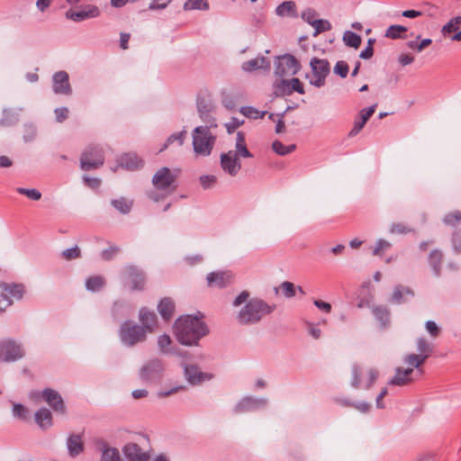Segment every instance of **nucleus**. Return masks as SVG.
<instances>
[{
  "label": "nucleus",
  "mask_w": 461,
  "mask_h": 461,
  "mask_svg": "<svg viewBox=\"0 0 461 461\" xmlns=\"http://www.w3.org/2000/svg\"><path fill=\"white\" fill-rule=\"evenodd\" d=\"M461 26V16H456L452 18L447 23H446L442 28V33L444 35L450 34L452 32H456L459 30Z\"/></svg>",
  "instance_id": "43"
},
{
  "label": "nucleus",
  "mask_w": 461,
  "mask_h": 461,
  "mask_svg": "<svg viewBox=\"0 0 461 461\" xmlns=\"http://www.w3.org/2000/svg\"><path fill=\"white\" fill-rule=\"evenodd\" d=\"M209 8V4L207 0H187L184 4V9L185 11L189 10H207Z\"/></svg>",
  "instance_id": "41"
},
{
  "label": "nucleus",
  "mask_w": 461,
  "mask_h": 461,
  "mask_svg": "<svg viewBox=\"0 0 461 461\" xmlns=\"http://www.w3.org/2000/svg\"><path fill=\"white\" fill-rule=\"evenodd\" d=\"M241 68L246 72H252L258 69L269 70L270 61L265 57H258L244 62Z\"/></svg>",
  "instance_id": "27"
},
{
  "label": "nucleus",
  "mask_w": 461,
  "mask_h": 461,
  "mask_svg": "<svg viewBox=\"0 0 461 461\" xmlns=\"http://www.w3.org/2000/svg\"><path fill=\"white\" fill-rule=\"evenodd\" d=\"M67 447L71 456L75 457L84 451V443L80 435L72 434L67 440Z\"/></svg>",
  "instance_id": "30"
},
{
  "label": "nucleus",
  "mask_w": 461,
  "mask_h": 461,
  "mask_svg": "<svg viewBox=\"0 0 461 461\" xmlns=\"http://www.w3.org/2000/svg\"><path fill=\"white\" fill-rule=\"evenodd\" d=\"M275 309L261 299L254 298L249 301L237 315V321L242 325L258 322L263 317L270 314Z\"/></svg>",
  "instance_id": "2"
},
{
  "label": "nucleus",
  "mask_w": 461,
  "mask_h": 461,
  "mask_svg": "<svg viewBox=\"0 0 461 461\" xmlns=\"http://www.w3.org/2000/svg\"><path fill=\"white\" fill-rule=\"evenodd\" d=\"M375 42V40L369 39L367 41V46L363 50L359 55V57L363 59H368L372 58L374 54V49L373 44Z\"/></svg>",
  "instance_id": "59"
},
{
  "label": "nucleus",
  "mask_w": 461,
  "mask_h": 461,
  "mask_svg": "<svg viewBox=\"0 0 461 461\" xmlns=\"http://www.w3.org/2000/svg\"><path fill=\"white\" fill-rule=\"evenodd\" d=\"M343 41L347 46L358 49L361 45L362 39L358 34L351 31H347L343 35Z\"/></svg>",
  "instance_id": "38"
},
{
  "label": "nucleus",
  "mask_w": 461,
  "mask_h": 461,
  "mask_svg": "<svg viewBox=\"0 0 461 461\" xmlns=\"http://www.w3.org/2000/svg\"><path fill=\"white\" fill-rule=\"evenodd\" d=\"M235 149L236 150L234 153H236L237 156H240L242 158H252V154L247 148L245 134L242 131L237 132Z\"/></svg>",
  "instance_id": "34"
},
{
  "label": "nucleus",
  "mask_w": 461,
  "mask_h": 461,
  "mask_svg": "<svg viewBox=\"0 0 461 461\" xmlns=\"http://www.w3.org/2000/svg\"><path fill=\"white\" fill-rule=\"evenodd\" d=\"M158 311L165 321H169L175 312L174 301L169 297L161 299L158 305Z\"/></svg>",
  "instance_id": "29"
},
{
  "label": "nucleus",
  "mask_w": 461,
  "mask_h": 461,
  "mask_svg": "<svg viewBox=\"0 0 461 461\" xmlns=\"http://www.w3.org/2000/svg\"><path fill=\"white\" fill-rule=\"evenodd\" d=\"M267 400L265 398H243L235 407L236 412H244L257 410L267 405Z\"/></svg>",
  "instance_id": "20"
},
{
  "label": "nucleus",
  "mask_w": 461,
  "mask_h": 461,
  "mask_svg": "<svg viewBox=\"0 0 461 461\" xmlns=\"http://www.w3.org/2000/svg\"><path fill=\"white\" fill-rule=\"evenodd\" d=\"M272 149L276 154H278L280 156H285V155L290 154L294 150H295L296 145L291 144V145L285 146L281 141L275 140L272 143Z\"/></svg>",
  "instance_id": "40"
},
{
  "label": "nucleus",
  "mask_w": 461,
  "mask_h": 461,
  "mask_svg": "<svg viewBox=\"0 0 461 461\" xmlns=\"http://www.w3.org/2000/svg\"><path fill=\"white\" fill-rule=\"evenodd\" d=\"M417 350L419 354H409L403 358V362L407 366H411L418 369L420 375L422 374V370L419 369L430 356L433 351L432 345L425 339L419 338L416 341Z\"/></svg>",
  "instance_id": "6"
},
{
  "label": "nucleus",
  "mask_w": 461,
  "mask_h": 461,
  "mask_svg": "<svg viewBox=\"0 0 461 461\" xmlns=\"http://www.w3.org/2000/svg\"><path fill=\"white\" fill-rule=\"evenodd\" d=\"M414 368L411 366H408L407 368L398 367L395 370V375L390 380L389 384L392 385L403 386L409 384L413 381L411 377Z\"/></svg>",
  "instance_id": "19"
},
{
  "label": "nucleus",
  "mask_w": 461,
  "mask_h": 461,
  "mask_svg": "<svg viewBox=\"0 0 461 461\" xmlns=\"http://www.w3.org/2000/svg\"><path fill=\"white\" fill-rule=\"evenodd\" d=\"M185 135H186L185 131H182L180 132H176V133L170 135L159 151L161 152V151L165 150L170 144H172L173 142H175L176 140L178 141L179 145H182L184 143Z\"/></svg>",
  "instance_id": "45"
},
{
  "label": "nucleus",
  "mask_w": 461,
  "mask_h": 461,
  "mask_svg": "<svg viewBox=\"0 0 461 461\" xmlns=\"http://www.w3.org/2000/svg\"><path fill=\"white\" fill-rule=\"evenodd\" d=\"M120 249L117 246H111L107 249L102 251V258L104 260H111L119 252Z\"/></svg>",
  "instance_id": "61"
},
{
  "label": "nucleus",
  "mask_w": 461,
  "mask_h": 461,
  "mask_svg": "<svg viewBox=\"0 0 461 461\" xmlns=\"http://www.w3.org/2000/svg\"><path fill=\"white\" fill-rule=\"evenodd\" d=\"M426 330L431 337L437 338L440 334V329L438 327L435 321H428L425 323Z\"/></svg>",
  "instance_id": "60"
},
{
  "label": "nucleus",
  "mask_w": 461,
  "mask_h": 461,
  "mask_svg": "<svg viewBox=\"0 0 461 461\" xmlns=\"http://www.w3.org/2000/svg\"><path fill=\"white\" fill-rule=\"evenodd\" d=\"M56 120L59 122H62L68 116V109L67 107L56 108L55 111Z\"/></svg>",
  "instance_id": "64"
},
{
  "label": "nucleus",
  "mask_w": 461,
  "mask_h": 461,
  "mask_svg": "<svg viewBox=\"0 0 461 461\" xmlns=\"http://www.w3.org/2000/svg\"><path fill=\"white\" fill-rule=\"evenodd\" d=\"M177 173L164 167L158 169L152 177V184L156 189L173 192L176 189L175 182Z\"/></svg>",
  "instance_id": "11"
},
{
  "label": "nucleus",
  "mask_w": 461,
  "mask_h": 461,
  "mask_svg": "<svg viewBox=\"0 0 461 461\" xmlns=\"http://www.w3.org/2000/svg\"><path fill=\"white\" fill-rule=\"evenodd\" d=\"M289 81V84H290V90H291V95L294 93V92H297L298 94H304V88L301 83V81L296 78V77H294Z\"/></svg>",
  "instance_id": "58"
},
{
  "label": "nucleus",
  "mask_w": 461,
  "mask_h": 461,
  "mask_svg": "<svg viewBox=\"0 0 461 461\" xmlns=\"http://www.w3.org/2000/svg\"><path fill=\"white\" fill-rule=\"evenodd\" d=\"M126 275L131 283V290L141 291L145 286V276L143 273L134 266H129L125 268Z\"/></svg>",
  "instance_id": "21"
},
{
  "label": "nucleus",
  "mask_w": 461,
  "mask_h": 461,
  "mask_svg": "<svg viewBox=\"0 0 461 461\" xmlns=\"http://www.w3.org/2000/svg\"><path fill=\"white\" fill-rule=\"evenodd\" d=\"M197 109L202 119H206L209 116V113L212 110V106L211 104L206 103L202 100L197 103Z\"/></svg>",
  "instance_id": "52"
},
{
  "label": "nucleus",
  "mask_w": 461,
  "mask_h": 461,
  "mask_svg": "<svg viewBox=\"0 0 461 461\" xmlns=\"http://www.w3.org/2000/svg\"><path fill=\"white\" fill-rule=\"evenodd\" d=\"M105 285V279L102 276H93L86 280V288L93 293L100 291Z\"/></svg>",
  "instance_id": "35"
},
{
  "label": "nucleus",
  "mask_w": 461,
  "mask_h": 461,
  "mask_svg": "<svg viewBox=\"0 0 461 461\" xmlns=\"http://www.w3.org/2000/svg\"><path fill=\"white\" fill-rule=\"evenodd\" d=\"M274 94L276 96H285L291 95L290 84L286 79L277 80L274 83Z\"/></svg>",
  "instance_id": "36"
},
{
  "label": "nucleus",
  "mask_w": 461,
  "mask_h": 461,
  "mask_svg": "<svg viewBox=\"0 0 461 461\" xmlns=\"http://www.w3.org/2000/svg\"><path fill=\"white\" fill-rule=\"evenodd\" d=\"M104 151L99 146H88L80 157V167L84 171L99 168L104 165Z\"/></svg>",
  "instance_id": "7"
},
{
  "label": "nucleus",
  "mask_w": 461,
  "mask_h": 461,
  "mask_svg": "<svg viewBox=\"0 0 461 461\" xmlns=\"http://www.w3.org/2000/svg\"><path fill=\"white\" fill-rule=\"evenodd\" d=\"M119 335L123 344L132 347L145 340L146 330L131 321H126L121 325Z\"/></svg>",
  "instance_id": "5"
},
{
  "label": "nucleus",
  "mask_w": 461,
  "mask_h": 461,
  "mask_svg": "<svg viewBox=\"0 0 461 461\" xmlns=\"http://www.w3.org/2000/svg\"><path fill=\"white\" fill-rule=\"evenodd\" d=\"M111 204L114 209L123 214H127L131 212L132 203L129 202L126 198L121 197L119 199L112 200Z\"/></svg>",
  "instance_id": "37"
},
{
  "label": "nucleus",
  "mask_w": 461,
  "mask_h": 461,
  "mask_svg": "<svg viewBox=\"0 0 461 461\" xmlns=\"http://www.w3.org/2000/svg\"><path fill=\"white\" fill-rule=\"evenodd\" d=\"M431 42H432V41L430 39H424L420 43H418L416 41H410L407 42V46L411 50L420 52L425 48L429 46L431 44Z\"/></svg>",
  "instance_id": "50"
},
{
  "label": "nucleus",
  "mask_w": 461,
  "mask_h": 461,
  "mask_svg": "<svg viewBox=\"0 0 461 461\" xmlns=\"http://www.w3.org/2000/svg\"><path fill=\"white\" fill-rule=\"evenodd\" d=\"M19 194L26 195L32 201H38L41 198V193L37 189H28L23 187H18L16 190Z\"/></svg>",
  "instance_id": "49"
},
{
  "label": "nucleus",
  "mask_w": 461,
  "mask_h": 461,
  "mask_svg": "<svg viewBox=\"0 0 461 461\" xmlns=\"http://www.w3.org/2000/svg\"><path fill=\"white\" fill-rule=\"evenodd\" d=\"M53 91L59 95L71 94L68 82V74L66 71H59L53 75Z\"/></svg>",
  "instance_id": "17"
},
{
  "label": "nucleus",
  "mask_w": 461,
  "mask_h": 461,
  "mask_svg": "<svg viewBox=\"0 0 461 461\" xmlns=\"http://www.w3.org/2000/svg\"><path fill=\"white\" fill-rule=\"evenodd\" d=\"M216 182H217V178L215 176H212V175L202 176L200 177V183H201L202 186L205 189L213 186L216 184Z\"/></svg>",
  "instance_id": "57"
},
{
  "label": "nucleus",
  "mask_w": 461,
  "mask_h": 461,
  "mask_svg": "<svg viewBox=\"0 0 461 461\" xmlns=\"http://www.w3.org/2000/svg\"><path fill=\"white\" fill-rule=\"evenodd\" d=\"M13 415L18 419L25 420L28 415V409L21 403H14Z\"/></svg>",
  "instance_id": "53"
},
{
  "label": "nucleus",
  "mask_w": 461,
  "mask_h": 461,
  "mask_svg": "<svg viewBox=\"0 0 461 461\" xmlns=\"http://www.w3.org/2000/svg\"><path fill=\"white\" fill-rule=\"evenodd\" d=\"M22 357L23 351L14 341L10 339L0 341V362H12Z\"/></svg>",
  "instance_id": "13"
},
{
  "label": "nucleus",
  "mask_w": 461,
  "mask_h": 461,
  "mask_svg": "<svg viewBox=\"0 0 461 461\" xmlns=\"http://www.w3.org/2000/svg\"><path fill=\"white\" fill-rule=\"evenodd\" d=\"M100 461H122L119 450L115 447H107L103 450Z\"/></svg>",
  "instance_id": "42"
},
{
  "label": "nucleus",
  "mask_w": 461,
  "mask_h": 461,
  "mask_svg": "<svg viewBox=\"0 0 461 461\" xmlns=\"http://www.w3.org/2000/svg\"><path fill=\"white\" fill-rule=\"evenodd\" d=\"M276 14L280 16L295 15V4L293 1H285L276 8Z\"/></svg>",
  "instance_id": "39"
},
{
  "label": "nucleus",
  "mask_w": 461,
  "mask_h": 461,
  "mask_svg": "<svg viewBox=\"0 0 461 461\" xmlns=\"http://www.w3.org/2000/svg\"><path fill=\"white\" fill-rule=\"evenodd\" d=\"M185 375L187 381L192 384H197L212 378L210 374L203 373L196 366L192 365L185 366Z\"/></svg>",
  "instance_id": "24"
},
{
  "label": "nucleus",
  "mask_w": 461,
  "mask_h": 461,
  "mask_svg": "<svg viewBox=\"0 0 461 461\" xmlns=\"http://www.w3.org/2000/svg\"><path fill=\"white\" fill-rule=\"evenodd\" d=\"M44 401L58 413L64 414L66 406L61 395L55 390L47 388L41 393Z\"/></svg>",
  "instance_id": "15"
},
{
  "label": "nucleus",
  "mask_w": 461,
  "mask_h": 461,
  "mask_svg": "<svg viewBox=\"0 0 461 461\" xmlns=\"http://www.w3.org/2000/svg\"><path fill=\"white\" fill-rule=\"evenodd\" d=\"M143 161L135 154H124L120 158V166L130 170L141 167Z\"/></svg>",
  "instance_id": "32"
},
{
  "label": "nucleus",
  "mask_w": 461,
  "mask_h": 461,
  "mask_svg": "<svg viewBox=\"0 0 461 461\" xmlns=\"http://www.w3.org/2000/svg\"><path fill=\"white\" fill-rule=\"evenodd\" d=\"M391 248V243L385 240H379L373 249V255L382 256L383 253Z\"/></svg>",
  "instance_id": "54"
},
{
  "label": "nucleus",
  "mask_w": 461,
  "mask_h": 461,
  "mask_svg": "<svg viewBox=\"0 0 461 461\" xmlns=\"http://www.w3.org/2000/svg\"><path fill=\"white\" fill-rule=\"evenodd\" d=\"M240 113L248 118L258 119L263 118L266 112H260L252 106H244L240 109Z\"/></svg>",
  "instance_id": "47"
},
{
  "label": "nucleus",
  "mask_w": 461,
  "mask_h": 461,
  "mask_svg": "<svg viewBox=\"0 0 461 461\" xmlns=\"http://www.w3.org/2000/svg\"><path fill=\"white\" fill-rule=\"evenodd\" d=\"M334 73L345 78L348 73V65L343 60H339L334 67Z\"/></svg>",
  "instance_id": "55"
},
{
  "label": "nucleus",
  "mask_w": 461,
  "mask_h": 461,
  "mask_svg": "<svg viewBox=\"0 0 461 461\" xmlns=\"http://www.w3.org/2000/svg\"><path fill=\"white\" fill-rule=\"evenodd\" d=\"M99 14L100 12L98 7L95 5H87L78 12L68 11L66 13V17L74 22H81L88 18L97 17Z\"/></svg>",
  "instance_id": "22"
},
{
  "label": "nucleus",
  "mask_w": 461,
  "mask_h": 461,
  "mask_svg": "<svg viewBox=\"0 0 461 461\" xmlns=\"http://www.w3.org/2000/svg\"><path fill=\"white\" fill-rule=\"evenodd\" d=\"M280 287L286 297L291 298L295 295V288L293 283L285 281L281 284Z\"/></svg>",
  "instance_id": "56"
},
{
  "label": "nucleus",
  "mask_w": 461,
  "mask_h": 461,
  "mask_svg": "<svg viewBox=\"0 0 461 461\" xmlns=\"http://www.w3.org/2000/svg\"><path fill=\"white\" fill-rule=\"evenodd\" d=\"M300 69L298 60L290 54H285L278 59L275 74L279 77L295 75Z\"/></svg>",
  "instance_id": "12"
},
{
  "label": "nucleus",
  "mask_w": 461,
  "mask_h": 461,
  "mask_svg": "<svg viewBox=\"0 0 461 461\" xmlns=\"http://www.w3.org/2000/svg\"><path fill=\"white\" fill-rule=\"evenodd\" d=\"M312 77L309 79L311 85L321 87L325 85L326 77L330 74V67L327 59L312 58L310 61Z\"/></svg>",
  "instance_id": "8"
},
{
  "label": "nucleus",
  "mask_w": 461,
  "mask_h": 461,
  "mask_svg": "<svg viewBox=\"0 0 461 461\" xmlns=\"http://www.w3.org/2000/svg\"><path fill=\"white\" fill-rule=\"evenodd\" d=\"M163 371L162 362L158 359H151L140 367L139 376L144 384L157 383L161 379Z\"/></svg>",
  "instance_id": "10"
},
{
  "label": "nucleus",
  "mask_w": 461,
  "mask_h": 461,
  "mask_svg": "<svg viewBox=\"0 0 461 461\" xmlns=\"http://www.w3.org/2000/svg\"><path fill=\"white\" fill-rule=\"evenodd\" d=\"M414 291L409 286L402 285H395L391 295V302L402 304L408 301V298H413Z\"/></svg>",
  "instance_id": "23"
},
{
  "label": "nucleus",
  "mask_w": 461,
  "mask_h": 461,
  "mask_svg": "<svg viewBox=\"0 0 461 461\" xmlns=\"http://www.w3.org/2000/svg\"><path fill=\"white\" fill-rule=\"evenodd\" d=\"M407 27L402 25H391L385 32V37L390 39L401 38L402 32H406Z\"/></svg>",
  "instance_id": "46"
},
{
  "label": "nucleus",
  "mask_w": 461,
  "mask_h": 461,
  "mask_svg": "<svg viewBox=\"0 0 461 461\" xmlns=\"http://www.w3.org/2000/svg\"><path fill=\"white\" fill-rule=\"evenodd\" d=\"M443 222L448 226H456L457 223L461 222V212L455 211L446 214L443 218Z\"/></svg>",
  "instance_id": "48"
},
{
  "label": "nucleus",
  "mask_w": 461,
  "mask_h": 461,
  "mask_svg": "<svg viewBox=\"0 0 461 461\" xmlns=\"http://www.w3.org/2000/svg\"><path fill=\"white\" fill-rule=\"evenodd\" d=\"M177 340L186 346L196 345L198 340L208 332L207 327L200 318L193 315L179 317L174 324Z\"/></svg>",
  "instance_id": "1"
},
{
  "label": "nucleus",
  "mask_w": 461,
  "mask_h": 461,
  "mask_svg": "<svg viewBox=\"0 0 461 461\" xmlns=\"http://www.w3.org/2000/svg\"><path fill=\"white\" fill-rule=\"evenodd\" d=\"M0 312H5L13 304V299L22 300L26 291L23 284L5 282L0 283Z\"/></svg>",
  "instance_id": "4"
},
{
  "label": "nucleus",
  "mask_w": 461,
  "mask_h": 461,
  "mask_svg": "<svg viewBox=\"0 0 461 461\" xmlns=\"http://www.w3.org/2000/svg\"><path fill=\"white\" fill-rule=\"evenodd\" d=\"M122 453L127 461H149V455L143 451L136 443H127L122 447Z\"/></svg>",
  "instance_id": "16"
},
{
  "label": "nucleus",
  "mask_w": 461,
  "mask_h": 461,
  "mask_svg": "<svg viewBox=\"0 0 461 461\" xmlns=\"http://www.w3.org/2000/svg\"><path fill=\"white\" fill-rule=\"evenodd\" d=\"M378 376V372L375 368H368L366 371L359 366L355 365L352 367V380L351 385L354 388H359L363 386L368 389L375 382Z\"/></svg>",
  "instance_id": "9"
},
{
  "label": "nucleus",
  "mask_w": 461,
  "mask_h": 461,
  "mask_svg": "<svg viewBox=\"0 0 461 461\" xmlns=\"http://www.w3.org/2000/svg\"><path fill=\"white\" fill-rule=\"evenodd\" d=\"M429 265L432 268L435 276L438 277L441 273V266L443 263V254L438 249L432 250L429 255Z\"/></svg>",
  "instance_id": "31"
},
{
  "label": "nucleus",
  "mask_w": 461,
  "mask_h": 461,
  "mask_svg": "<svg viewBox=\"0 0 461 461\" xmlns=\"http://www.w3.org/2000/svg\"><path fill=\"white\" fill-rule=\"evenodd\" d=\"M140 321L142 323V328L146 330L147 332H153L157 326V316L153 312L147 310L146 308H141L140 310Z\"/></svg>",
  "instance_id": "25"
},
{
  "label": "nucleus",
  "mask_w": 461,
  "mask_h": 461,
  "mask_svg": "<svg viewBox=\"0 0 461 461\" xmlns=\"http://www.w3.org/2000/svg\"><path fill=\"white\" fill-rule=\"evenodd\" d=\"M36 423L43 429L51 427L52 425V415L50 410L41 408L35 413Z\"/></svg>",
  "instance_id": "33"
},
{
  "label": "nucleus",
  "mask_w": 461,
  "mask_h": 461,
  "mask_svg": "<svg viewBox=\"0 0 461 461\" xmlns=\"http://www.w3.org/2000/svg\"><path fill=\"white\" fill-rule=\"evenodd\" d=\"M375 320L379 322L382 328H385L390 323L391 313L389 309L384 305L374 306L371 310Z\"/></svg>",
  "instance_id": "28"
},
{
  "label": "nucleus",
  "mask_w": 461,
  "mask_h": 461,
  "mask_svg": "<svg viewBox=\"0 0 461 461\" xmlns=\"http://www.w3.org/2000/svg\"><path fill=\"white\" fill-rule=\"evenodd\" d=\"M311 25L315 29L314 36L331 29V24L327 20L317 19V21L311 22Z\"/></svg>",
  "instance_id": "44"
},
{
  "label": "nucleus",
  "mask_w": 461,
  "mask_h": 461,
  "mask_svg": "<svg viewBox=\"0 0 461 461\" xmlns=\"http://www.w3.org/2000/svg\"><path fill=\"white\" fill-rule=\"evenodd\" d=\"M221 167L224 172L231 176H236L241 168V164L236 153L230 150L221 155Z\"/></svg>",
  "instance_id": "14"
},
{
  "label": "nucleus",
  "mask_w": 461,
  "mask_h": 461,
  "mask_svg": "<svg viewBox=\"0 0 461 461\" xmlns=\"http://www.w3.org/2000/svg\"><path fill=\"white\" fill-rule=\"evenodd\" d=\"M206 279L209 286L222 288L231 283L232 275L227 271L212 272Z\"/></svg>",
  "instance_id": "18"
},
{
  "label": "nucleus",
  "mask_w": 461,
  "mask_h": 461,
  "mask_svg": "<svg viewBox=\"0 0 461 461\" xmlns=\"http://www.w3.org/2000/svg\"><path fill=\"white\" fill-rule=\"evenodd\" d=\"M244 122L243 120H240L239 118L232 117L229 122L225 124L227 131L229 133L234 132V131L242 125Z\"/></svg>",
  "instance_id": "62"
},
{
  "label": "nucleus",
  "mask_w": 461,
  "mask_h": 461,
  "mask_svg": "<svg viewBox=\"0 0 461 461\" xmlns=\"http://www.w3.org/2000/svg\"><path fill=\"white\" fill-rule=\"evenodd\" d=\"M62 258L66 260H73L81 257L80 249L77 246L62 251Z\"/></svg>",
  "instance_id": "51"
},
{
  "label": "nucleus",
  "mask_w": 461,
  "mask_h": 461,
  "mask_svg": "<svg viewBox=\"0 0 461 461\" xmlns=\"http://www.w3.org/2000/svg\"><path fill=\"white\" fill-rule=\"evenodd\" d=\"M376 104H373L360 111V119L356 121L349 135H357L365 126L369 118L374 114Z\"/></svg>",
  "instance_id": "26"
},
{
  "label": "nucleus",
  "mask_w": 461,
  "mask_h": 461,
  "mask_svg": "<svg viewBox=\"0 0 461 461\" xmlns=\"http://www.w3.org/2000/svg\"><path fill=\"white\" fill-rule=\"evenodd\" d=\"M390 231L396 234H406L411 231V229L403 223H393L390 228Z\"/></svg>",
  "instance_id": "63"
},
{
  "label": "nucleus",
  "mask_w": 461,
  "mask_h": 461,
  "mask_svg": "<svg viewBox=\"0 0 461 461\" xmlns=\"http://www.w3.org/2000/svg\"><path fill=\"white\" fill-rule=\"evenodd\" d=\"M193 149L196 157H207L212 153L216 137L207 126H198L192 133Z\"/></svg>",
  "instance_id": "3"
}]
</instances>
